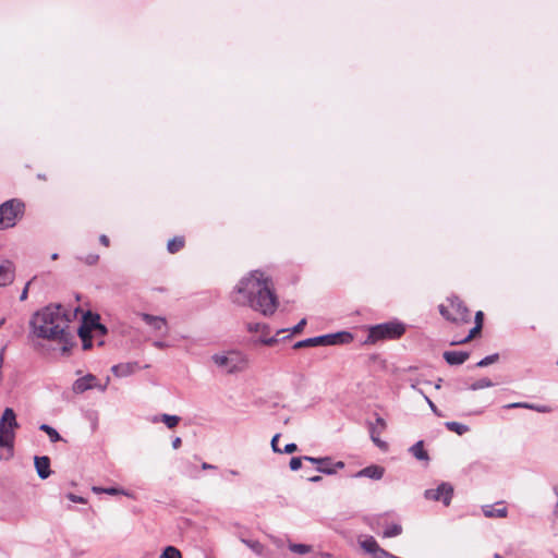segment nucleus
<instances>
[{
  "label": "nucleus",
  "instance_id": "f257e3e1",
  "mask_svg": "<svg viewBox=\"0 0 558 558\" xmlns=\"http://www.w3.org/2000/svg\"><path fill=\"white\" fill-rule=\"evenodd\" d=\"M231 301L241 306H250L264 316H271L279 305L272 281L259 270L242 278L231 293Z\"/></svg>",
  "mask_w": 558,
  "mask_h": 558
},
{
  "label": "nucleus",
  "instance_id": "f03ea898",
  "mask_svg": "<svg viewBox=\"0 0 558 558\" xmlns=\"http://www.w3.org/2000/svg\"><path fill=\"white\" fill-rule=\"evenodd\" d=\"M71 311L61 304H50L35 312L29 320L31 333L39 339L56 340L69 328Z\"/></svg>",
  "mask_w": 558,
  "mask_h": 558
},
{
  "label": "nucleus",
  "instance_id": "7ed1b4c3",
  "mask_svg": "<svg viewBox=\"0 0 558 558\" xmlns=\"http://www.w3.org/2000/svg\"><path fill=\"white\" fill-rule=\"evenodd\" d=\"M405 331V327L399 322H387L372 326L368 330L366 342L376 343L386 339H398Z\"/></svg>",
  "mask_w": 558,
  "mask_h": 558
},
{
  "label": "nucleus",
  "instance_id": "20e7f679",
  "mask_svg": "<svg viewBox=\"0 0 558 558\" xmlns=\"http://www.w3.org/2000/svg\"><path fill=\"white\" fill-rule=\"evenodd\" d=\"M15 412L7 408L0 418V447L12 450L14 441V429L17 428Z\"/></svg>",
  "mask_w": 558,
  "mask_h": 558
},
{
  "label": "nucleus",
  "instance_id": "39448f33",
  "mask_svg": "<svg viewBox=\"0 0 558 558\" xmlns=\"http://www.w3.org/2000/svg\"><path fill=\"white\" fill-rule=\"evenodd\" d=\"M24 204L12 198L0 205V230L12 228L16 225V220L23 215Z\"/></svg>",
  "mask_w": 558,
  "mask_h": 558
},
{
  "label": "nucleus",
  "instance_id": "423d86ee",
  "mask_svg": "<svg viewBox=\"0 0 558 558\" xmlns=\"http://www.w3.org/2000/svg\"><path fill=\"white\" fill-rule=\"evenodd\" d=\"M450 305L451 308L453 310L452 314L444 305H440L439 307V312L445 318L454 323L470 322V312L465 304L459 298L453 296L452 299H450Z\"/></svg>",
  "mask_w": 558,
  "mask_h": 558
},
{
  "label": "nucleus",
  "instance_id": "0eeeda50",
  "mask_svg": "<svg viewBox=\"0 0 558 558\" xmlns=\"http://www.w3.org/2000/svg\"><path fill=\"white\" fill-rule=\"evenodd\" d=\"M214 363L227 373L233 374L242 369V357L236 352H230L228 354H214L211 356Z\"/></svg>",
  "mask_w": 558,
  "mask_h": 558
},
{
  "label": "nucleus",
  "instance_id": "6e6552de",
  "mask_svg": "<svg viewBox=\"0 0 558 558\" xmlns=\"http://www.w3.org/2000/svg\"><path fill=\"white\" fill-rule=\"evenodd\" d=\"M453 495V487L449 483H441L436 489H426L424 497L428 500L441 501L449 506Z\"/></svg>",
  "mask_w": 558,
  "mask_h": 558
},
{
  "label": "nucleus",
  "instance_id": "1a4fd4ad",
  "mask_svg": "<svg viewBox=\"0 0 558 558\" xmlns=\"http://www.w3.org/2000/svg\"><path fill=\"white\" fill-rule=\"evenodd\" d=\"M361 548L367 554L372 555L373 558H384L387 550L381 548L377 541L373 536H365L359 541Z\"/></svg>",
  "mask_w": 558,
  "mask_h": 558
},
{
  "label": "nucleus",
  "instance_id": "9d476101",
  "mask_svg": "<svg viewBox=\"0 0 558 558\" xmlns=\"http://www.w3.org/2000/svg\"><path fill=\"white\" fill-rule=\"evenodd\" d=\"M141 318L156 331H161L162 336L168 333V325L165 317L154 316L147 313H142Z\"/></svg>",
  "mask_w": 558,
  "mask_h": 558
},
{
  "label": "nucleus",
  "instance_id": "9b49d317",
  "mask_svg": "<svg viewBox=\"0 0 558 558\" xmlns=\"http://www.w3.org/2000/svg\"><path fill=\"white\" fill-rule=\"evenodd\" d=\"M97 377L93 374H87L81 378H77L72 386V390L75 393H83L96 386Z\"/></svg>",
  "mask_w": 558,
  "mask_h": 558
},
{
  "label": "nucleus",
  "instance_id": "f8f14e48",
  "mask_svg": "<svg viewBox=\"0 0 558 558\" xmlns=\"http://www.w3.org/2000/svg\"><path fill=\"white\" fill-rule=\"evenodd\" d=\"M384 473H385V469L383 466L377 465V464H372V465H368V466L360 470L352 476L355 478L368 477L371 480L378 481L384 476Z\"/></svg>",
  "mask_w": 558,
  "mask_h": 558
},
{
  "label": "nucleus",
  "instance_id": "ddd939ff",
  "mask_svg": "<svg viewBox=\"0 0 558 558\" xmlns=\"http://www.w3.org/2000/svg\"><path fill=\"white\" fill-rule=\"evenodd\" d=\"M34 464L38 476L41 480H46L50 476V459L47 456L35 457Z\"/></svg>",
  "mask_w": 558,
  "mask_h": 558
},
{
  "label": "nucleus",
  "instance_id": "4468645a",
  "mask_svg": "<svg viewBox=\"0 0 558 558\" xmlns=\"http://www.w3.org/2000/svg\"><path fill=\"white\" fill-rule=\"evenodd\" d=\"M241 542L243 544H245L250 549H252L257 556H259L262 558H275L274 553L270 549L266 548L258 541L241 538Z\"/></svg>",
  "mask_w": 558,
  "mask_h": 558
},
{
  "label": "nucleus",
  "instance_id": "2eb2a0df",
  "mask_svg": "<svg viewBox=\"0 0 558 558\" xmlns=\"http://www.w3.org/2000/svg\"><path fill=\"white\" fill-rule=\"evenodd\" d=\"M442 356L449 365H461L469 359L470 354L466 351H445Z\"/></svg>",
  "mask_w": 558,
  "mask_h": 558
},
{
  "label": "nucleus",
  "instance_id": "dca6fc26",
  "mask_svg": "<svg viewBox=\"0 0 558 558\" xmlns=\"http://www.w3.org/2000/svg\"><path fill=\"white\" fill-rule=\"evenodd\" d=\"M136 368H138V364L136 362L120 363V364L113 365L111 367V372L117 377H126V376H130L131 374H133Z\"/></svg>",
  "mask_w": 558,
  "mask_h": 558
},
{
  "label": "nucleus",
  "instance_id": "f3484780",
  "mask_svg": "<svg viewBox=\"0 0 558 558\" xmlns=\"http://www.w3.org/2000/svg\"><path fill=\"white\" fill-rule=\"evenodd\" d=\"M14 279V267L11 262H4L0 265V287L11 283Z\"/></svg>",
  "mask_w": 558,
  "mask_h": 558
},
{
  "label": "nucleus",
  "instance_id": "a211bd4d",
  "mask_svg": "<svg viewBox=\"0 0 558 558\" xmlns=\"http://www.w3.org/2000/svg\"><path fill=\"white\" fill-rule=\"evenodd\" d=\"M504 408L505 409H529V410L536 411L538 413L550 412V408L548 405L534 404V403H527V402H513V403L506 404Z\"/></svg>",
  "mask_w": 558,
  "mask_h": 558
},
{
  "label": "nucleus",
  "instance_id": "6ab92c4d",
  "mask_svg": "<svg viewBox=\"0 0 558 558\" xmlns=\"http://www.w3.org/2000/svg\"><path fill=\"white\" fill-rule=\"evenodd\" d=\"M73 340H74V336L70 331V327H69L68 329L63 330L62 335H60V337L56 338L54 341L62 343V353L66 354L70 352L71 348L74 344Z\"/></svg>",
  "mask_w": 558,
  "mask_h": 558
},
{
  "label": "nucleus",
  "instance_id": "aec40b11",
  "mask_svg": "<svg viewBox=\"0 0 558 558\" xmlns=\"http://www.w3.org/2000/svg\"><path fill=\"white\" fill-rule=\"evenodd\" d=\"M87 325H81L77 335L82 340L83 350H89L93 347V335Z\"/></svg>",
  "mask_w": 558,
  "mask_h": 558
},
{
  "label": "nucleus",
  "instance_id": "412c9836",
  "mask_svg": "<svg viewBox=\"0 0 558 558\" xmlns=\"http://www.w3.org/2000/svg\"><path fill=\"white\" fill-rule=\"evenodd\" d=\"M409 451L412 456L420 461H428L429 457L427 451L424 449L423 440L416 441L413 446L410 447Z\"/></svg>",
  "mask_w": 558,
  "mask_h": 558
},
{
  "label": "nucleus",
  "instance_id": "4be33fe9",
  "mask_svg": "<svg viewBox=\"0 0 558 558\" xmlns=\"http://www.w3.org/2000/svg\"><path fill=\"white\" fill-rule=\"evenodd\" d=\"M483 513L486 518H506L508 510L506 507L496 509L492 505H486L483 507Z\"/></svg>",
  "mask_w": 558,
  "mask_h": 558
},
{
  "label": "nucleus",
  "instance_id": "5701e85b",
  "mask_svg": "<svg viewBox=\"0 0 558 558\" xmlns=\"http://www.w3.org/2000/svg\"><path fill=\"white\" fill-rule=\"evenodd\" d=\"M39 429L48 435L51 442L64 441L58 430L48 424H41Z\"/></svg>",
  "mask_w": 558,
  "mask_h": 558
},
{
  "label": "nucleus",
  "instance_id": "b1692460",
  "mask_svg": "<svg viewBox=\"0 0 558 558\" xmlns=\"http://www.w3.org/2000/svg\"><path fill=\"white\" fill-rule=\"evenodd\" d=\"M445 426L448 430L453 432L460 436L464 435L470 430L468 425L454 421L446 422Z\"/></svg>",
  "mask_w": 558,
  "mask_h": 558
},
{
  "label": "nucleus",
  "instance_id": "393cba45",
  "mask_svg": "<svg viewBox=\"0 0 558 558\" xmlns=\"http://www.w3.org/2000/svg\"><path fill=\"white\" fill-rule=\"evenodd\" d=\"M184 246V238L183 236H175L172 240H170L167 244V248L169 253L174 254L182 250Z\"/></svg>",
  "mask_w": 558,
  "mask_h": 558
},
{
  "label": "nucleus",
  "instance_id": "a878e982",
  "mask_svg": "<svg viewBox=\"0 0 558 558\" xmlns=\"http://www.w3.org/2000/svg\"><path fill=\"white\" fill-rule=\"evenodd\" d=\"M95 324H100L99 323V315L98 314L87 313L84 316L82 325H87L88 326L87 328L90 330V332H93L94 329H95Z\"/></svg>",
  "mask_w": 558,
  "mask_h": 558
},
{
  "label": "nucleus",
  "instance_id": "bb28decb",
  "mask_svg": "<svg viewBox=\"0 0 558 558\" xmlns=\"http://www.w3.org/2000/svg\"><path fill=\"white\" fill-rule=\"evenodd\" d=\"M159 558H182L181 551L174 546H167Z\"/></svg>",
  "mask_w": 558,
  "mask_h": 558
},
{
  "label": "nucleus",
  "instance_id": "cd10ccee",
  "mask_svg": "<svg viewBox=\"0 0 558 558\" xmlns=\"http://www.w3.org/2000/svg\"><path fill=\"white\" fill-rule=\"evenodd\" d=\"M333 336L336 344L350 343L353 340V336L348 331L336 332Z\"/></svg>",
  "mask_w": 558,
  "mask_h": 558
},
{
  "label": "nucleus",
  "instance_id": "c85d7f7f",
  "mask_svg": "<svg viewBox=\"0 0 558 558\" xmlns=\"http://www.w3.org/2000/svg\"><path fill=\"white\" fill-rule=\"evenodd\" d=\"M289 549L295 554L305 555L312 550V547L310 545H305V544L290 543Z\"/></svg>",
  "mask_w": 558,
  "mask_h": 558
},
{
  "label": "nucleus",
  "instance_id": "c756f323",
  "mask_svg": "<svg viewBox=\"0 0 558 558\" xmlns=\"http://www.w3.org/2000/svg\"><path fill=\"white\" fill-rule=\"evenodd\" d=\"M493 386H494V383L490 379H488V378H481V379L474 381L470 386V389L471 390H481V389L493 387Z\"/></svg>",
  "mask_w": 558,
  "mask_h": 558
},
{
  "label": "nucleus",
  "instance_id": "7c9ffc66",
  "mask_svg": "<svg viewBox=\"0 0 558 558\" xmlns=\"http://www.w3.org/2000/svg\"><path fill=\"white\" fill-rule=\"evenodd\" d=\"M180 420L181 418L178 415H161V421L167 425L168 428H174L179 424Z\"/></svg>",
  "mask_w": 558,
  "mask_h": 558
},
{
  "label": "nucleus",
  "instance_id": "2f4dec72",
  "mask_svg": "<svg viewBox=\"0 0 558 558\" xmlns=\"http://www.w3.org/2000/svg\"><path fill=\"white\" fill-rule=\"evenodd\" d=\"M402 533V526L400 524H392L384 531V537H396Z\"/></svg>",
  "mask_w": 558,
  "mask_h": 558
},
{
  "label": "nucleus",
  "instance_id": "473e14b6",
  "mask_svg": "<svg viewBox=\"0 0 558 558\" xmlns=\"http://www.w3.org/2000/svg\"><path fill=\"white\" fill-rule=\"evenodd\" d=\"M498 360H499V354L494 353V354L487 355L484 359H482L480 362H477L476 366L477 367H486L493 363H496Z\"/></svg>",
  "mask_w": 558,
  "mask_h": 558
},
{
  "label": "nucleus",
  "instance_id": "72a5a7b5",
  "mask_svg": "<svg viewBox=\"0 0 558 558\" xmlns=\"http://www.w3.org/2000/svg\"><path fill=\"white\" fill-rule=\"evenodd\" d=\"M304 461H308L313 464H317L319 466L320 464H330L331 458L330 457H322V458H315L310 456H304Z\"/></svg>",
  "mask_w": 558,
  "mask_h": 558
},
{
  "label": "nucleus",
  "instance_id": "f704fd0d",
  "mask_svg": "<svg viewBox=\"0 0 558 558\" xmlns=\"http://www.w3.org/2000/svg\"><path fill=\"white\" fill-rule=\"evenodd\" d=\"M481 330H482L481 324H480V323H477V324H476V325H475V326L470 330L469 335H468L464 339H462V340H460V341H458V342H452V344H456V343H465V342L470 341L472 338H474L476 335H478V333L481 332Z\"/></svg>",
  "mask_w": 558,
  "mask_h": 558
},
{
  "label": "nucleus",
  "instance_id": "c9c22d12",
  "mask_svg": "<svg viewBox=\"0 0 558 558\" xmlns=\"http://www.w3.org/2000/svg\"><path fill=\"white\" fill-rule=\"evenodd\" d=\"M305 325H306V319L303 318L294 327H292L291 329H280V330H278L277 336L279 333H282V332H286V331H290L291 333H300L303 330V328L305 327Z\"/></svg>",
  "mask_w": 558,
  "mask_h": 558
},
{
  "label": "nucleus",
  "instance_id": "e433bc0d",
  "mask_svg": "<svg viewBox=\"0 0 558 558\" xmlns=\"http://www.w3.org/2000/svg\"><path fill=\"white\" fill-rule=\"evenodd\" d=\"M371 438L372 440L379 447V448H386L387 444L379 439V432L376 430V427L374 425L371 426Z\"/></svg>",
  "mask_w": 558,
  "mask_h": 558
},
{
  "label": "nucleus",
  "instance_id": "4c0bfd02",
  "mask_svg": "<svg viewBox=\"0 0 558 558\" xmlns=\"http://www.w3.org/2000/svg\"><path fill=\"white\" fill-rule=\"evenodd\" d=\"M333 337H335L333 333H327V335L318 336V339H320V344L323 347L336 345V341H335Z\"/></svg>",
  "mask_w": 558,
  "mask_h": 558
},
{
  "label": "nucleus",
  "instance_id": "58836bf2",
  "mask_svg": "<svg viewBox=\"0 0 558 558\" xmlns=\"http://www.w3.org/2000/svg\"><path fill=\"white\" fill-rule=\"evenodd\" d=\"M258 342L264 344V345H268V347H272L275 344H277L279 342V339L277 336H274V337H260L258 339Z\"/></svg>",
  "mask_w": 558,
  "mask_h": 558
},
{
  "label": "nucleus",
  "instance_id": "ea45409f",
  "mask_svg": "<svg viewBox=\"0 0 558 558\" xmlns=\"http://www.w3.org/2000/svg\"><path fill=\"white\" fill-rule=\"evenodd\" d=\"M317 471L326 475H333L336 473V469L332 468V462L330 464H320L317 466Z\"/></svg>",
  "mask_w": 558,
  "mask_h": 558
},
{
  "label": "nucleus",
  "instance_id": "a19ab883",
  "mask_svg": "<svg viewBox=\"0 0 558 558\" xmlns=\"http://www.w3.org/2000/svg\"><path fill=\"white\" fill-rule=\"evenodd\" d=\"M80 260L84 262L85 264L87 265H95L97 264L98 259H99V255L98 254H88L87 256L85 257H78Z\"/></svg>",
  "mask_w": 558,
  "mask_h": 558
},
{
  "label": "nucleus",
  "instance_id": "79ce46f5",
  "mask_svg": "<svg viewBox=\"0 0 558 558\" xmlns=\"http://www.w3.org/2000/svg\"><path fill=\"white\" fill-rule=\"evenodd\" d=\"M303 457H293L290 460L289 466L292 471H298L302 466Z\"/></svg>",
  "mask_w": 558,
  "mask_h": 558
},
{
  "label": "nucleus",
  "instance_id": "37998d69",
  "mask_svg": "<svg viewBox=\"0 0 558 558\" xmlns=\"http://www.w3.org/2000/svg\"><path fill=\"white\" fill-rule=\"evenodd\" d=\"M104 494H108V495H112V496H116V495L128 496L129 495L124 489L118 488V487H106V489H104Z\"/></svg>",
  "mask_w": 558,
  "mask_h": 558
},
{
  "label": "nucleus",
  "instance_id": "c03bdc74",
  "mask_svg": "<svg viewBox=\"0 0 558 558\" xmlns=\"http://www.w3.org/2000/svg\"><path fill=\"white\" fill-rule=\"evenodd\" d=\"M267 329H268V326H267V325H262V324H258V323H255V324L250 323V324H247V330H248L250 332H257V331H259V330L265 331V330H267Z\"/></svg>",
  "mask_w": 558,
  "mask_h": 558
},
{
  "label": "nucleus",
  "instance_id": "a18cd8bd",
  "mask_svg": "<svg viewBox=\"0 0 558 558\" xmlns=\"http://www.w3.org/2000/svg\"><path fill=\"white\" fill-rule=\"evenodd\" d=\"M304 344H305V348L322 345L320 344V339H318V336L317 337H313V338L304 339Z\"/></svg>",
  "mask_w": 558,
  "mask_h": 558
},
{
  "label": "nucleus",
  "instance_id": "49530a36",
  "mask_svg": "<svg viewBox=\"0 0 558 558\" xmlns=\"http://www.w3.org/2000/svg\"><path fill=\"white\" fill-rule=\"evenodd\" d=\"M279 437H280V434H276L272 438H271V449L274 450V452H277V453H282L281 449L278 447V440H279Z\"/></svg>",
  "mask_w": 558,
  "mask_h": 558
},
{
  "label": "nucleus",
  "instance_id": "de8ad7c7",
  "mask_svg": "<svg viewBox=\"0 0 558 558\" xmlns=\"http://www.w3.org/2000/svg\"><path fill=\"white\" fill-rule=\"evenodd\" d=\"M296 450H298V446H296V444H294V442L287 444V445L284 446V448H283V449H281L282 453H287V454L293 453V452H295Z\"/></svg>",
  "mask_w": 558,
  "mask_h": 558
},
{
  "label": "nucleus",
  "instance_id": "09e8293b",
  "mask_svg": "<svg viewBox=\"0 0 558 558\" xmlns=\"http://www.w3.org/2000/svg\"><path fill=\"white\" fill-rule=\"evenodd\" d=\"M94 331H95L97 335H99V336H105V335H107L108 329H107V327H106L105 325H102V324H95V329H94Z\"/></svg>",
  "mask_w": 558,
  "mask_h": 558
},
{
  "label": "nucleus",
  "instance_id": "8fccbe9b",
  "mask_svg": "<svg viewBox=\"0 0 558 558\" xmlns=\"http://www.w3.org/2000/svg\"><path fill=\"white\" fill-rule=\"evenodd\" d=\"M71 501L73 502H77V504H85L86 502V499L81 497V496H77L73 493H69L68 496H66Z\"/></svg>",
  "mask_w": 558,
  "mask_h": 558
},
{
  "label": "nucleus",
  "instance_id": "3c124183",
  "mask_svg": "<svg viewBox=\"0 0 558 558\" xmlns=\"http://www.w3.org/2000/svg\"><path fill=\"white\" fill-rule=\"evenodd\" d=\"M424 400L426 401V403L428 404V407L430 408V410L438 416H440L441 414L438 412V409L437 407L435 405V403L427 397V396H424Z\"/></svg>",
  "mask_w": 558,
  "mask_h": 558
},
{
  "label": "nucleus",
  "instance_id": "603ef678",
  "mask_svg": "<svg viewBox=\"0 0 558 558\" xmlns=\"http://www.w3.org/2000/svg\"><path fill=\"white\" fill-rule=\"evenodd\" d=\"M109 380H110V378H109V377H107V380H106V383H105L104 385L98 384V383L96 381V386H94V388H96V389H98L99 391L104 392V391H106V389H107V387H108V383H109Z\"/></svg>",
  "mask_w": 558,
  "mask_h": 558
},
{
  "label": "nucleus",
  "instance_id": "864d4df0",
  "mask_svg": "<svg viewBox=\"0 0 558 558\" xmlns=\"http://www.w3.org/2000/svg\"><path fill=\"white\" fill-rule=\"evenodd\" d=\"M153 345L157 349H166L168 348V343H166L165 341H161V340H155L153 342Z\"/></svg>",
  "mask_w": 558,
  "mask_h": 558
},
{
  "label": "nucleus",
  "instance_id": "5fc2aeb1",
  "mask_svg": "<svg viewBox=\"0 0 558 558\" xmlns=\"http://www.w3.org/2000/svg\"><path fill=\"white\" fill-rule=\"evenodd\" d=\"M29 284H31V282H27L26 286L24 287V289L20 295L21 301H25L27 299Z\"/></svg>",
  "mask_w": 558,
  "mask_h": 558
},
{
  "label": "nucleus",
  "instance_id": "6e6d98bb",
  "mask_svg": "<svg viewBox=\"0 0 558 558\" xmlns=\"http://www.w3.org/2000/svg\"><path fill=\"white\" fill-rule=\"evenodd\" d=\"M483 319H484V314H483V312H481V311L476 312V314H475V325H476L477 323H480V324H481V327L483 328Z\"/></svg>",
  "mask_w": 558,
  "mask_h": 558
},
{
  "label": "nucleus",
  "instance_id": "4d7b16f0",
  "mask_svg": "<svg viewBox=\"0 0 558 558\" xmlns=\"http://www.w3.org/2000/svg\"><path fill=\"white\" fill-rule=\"evenodd\" d=\"M99 242L105 246H109L110 240L106 234H101L99 236Z\"/></svg>",
  "mask_w": 558,
  "mask_h": 558
},
{
  "label": "nucleus",
  "instance_id": "13d9d810",
  "mask_svg": "<svg viewBox=\"0 0 558 558\" xmlns=\"http://www.w3.org/2000/svg\"><path fill=\"white\" fill-rule=\"evenodd\" d=\"M271 541L272 543L278 547V548H282L283 547V541L279 537H271Z\"/></svg>",
  "mask_w": 558,
  "mask_h": 558
},
{
  "label": "nucleus",
  "instance_id": "bf43d9fd",
  "mask_svg": "<svg viewBox=\"0 0 558 558\" xmlns=\"http://www.w3.org/2000/svg\"><path fill=\"white\" fill-rule=\"evenodd\" d=\"M182 444V440L180 437H175L173 440H172V447L173 449H178Z\"/></svg>",
  "mask_w": 558,
  "mask_h": 558
},
{
  "label": "nucleus",
  "instance_id": "052dcab7",
  "mask_svg": "<svg viewBox=\"0 0 558 558\" xmlns=\"http://www.w3.org/2000/svg\"><path fill=\"white\" fill-rule=\"evenodd\" d=\"M556 497H557V502H556V506H555V513L558 514V485H555L554 488H553Z\"/></svg>",
  "mask_w": 558,
  "mask_h": 558
},
{
  "label": "nucleus",
  "instance_id": "680f3d73",
  "mask_svg": "<svg viewBox=\"0 0 558 558\" xmlns=\"http://www.w3.org/2000/svg\"><path fill=\"white\" fill-rule=\"evenodd\" d=\"M344 462L343 461H337L336 463H332V468L337 470H340V469H343L344 468Z\"/></svg>",
  "mask_w": 558,
  "mask_h": 558
},
{
  "label": "nucleus",
  "instance_id": "e2e57ef3",
  "mask_svg": "<svg viewBox=\"0 0 558 558\" xmlns=\"http://www.w3.org/2000/svg\"><path fill=\"white\" fill-rule=\"evenodd\" d=\"M202 469H203V470H214V469H216V466H215V465H213V464H209V463H207V462H203V463H202Z\"/></svg>",
  "mask_w": 558,
  "mask_h": 558
},
{
  "label": "nucleus",
  "instance_id": "0e129e2a",
  "mask_svg": "<svg viewBox=\"0 0 558 558\" xmlns=\"http://www.w3.org/2000/svg\"><path fill=\"white\" fill-rule=\"evenodd\" d=\"M322 480L323 477L320 475H315L308 478V481L312 483H319Z\"/></svg>",
  "mask_w": 558,
  "mask_h": 558
},
{
  "label": "nucleus",
  "instance_id": "69168bd1",
  "mask_svg": "<svg viewBox=\"0 0 558 558\" xmlns=\"http://www.w3.org/2000/svg\"><path fill=\"white\" fill-rule=\"evenodd\" d=\"M305 348L304 340H300L293 344V349H302Z\"/></svg>",
  "mask_w": 558,
  "mask_h": 558
},
{
  "label": "nucleus",
  "instance_id": "338daca9",
  "mask_svg": "<svg viewBox=\"0 0 558 558\" xmlns=\"http://www.w3.org/2000/svg\"><path fill=\"white\" fill-rule=\"evenodd\" d=\"M376 423H377L381 428H384V427H385V421H384V418H381V417H379V416H378V417L376 418Z\"/></svg>",
  "mask_w": 558,
  "mask_h": 558
},
{
  "label": "nucleus",
  "instance_id": "774afa93",
  "mask_svg": "<svg viewBox=\"0 0 558 558\" xmlns=\"http://www.w3.org/2000/svg\"><path fill=\"white\" fill-rule=\"evenodd\" d=\"M104 489H106L105 487H93V490L97 494H104Z\"/></svg>",
  "mask_w": 558,
  "mask_h": 558
}]
</instances>
